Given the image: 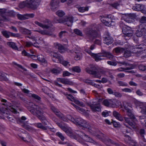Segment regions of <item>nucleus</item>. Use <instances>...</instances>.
<instances>
[{"label": "nucleus", "mask_w": 146, "mask_h": 146, "mask_svg": "<svg viewBox=\"0 0 146 146\" xmlns=\"http://www.w3.org/2000/svg\"><path fill=\"white\" fill-rule=\"evenodd\" d=\"M27 104L26 106L31 113L35 115L41 121L44 126H48L49 122L45 116L42 114L46 113L47 109L46 108H42L36 105L31 101H26Z\"/></svg>", "instance_id": "nucleus-1"}, {"label": "nucleus", "mask_w": 146, "mask_h": 146, "mask_svg": "<svg viewBox=\"0 0 146 146\" xmlns=\"http://www.w3.org/2000/svg\"><path fill=\"white\" fill-rule=\"evenodd\" d=\"M68 117L71 120V121L82 129H86L89 131L91 129V127L89 123L81 117L77 116L73 117L71 115H68Z\"/></svg>", "instance_id": "nucleus-2"}, {"label": "nucleus", "mask_w": 146, "mask_h": 146, "mask_svg": "<svg viewBox=\"0 0 146 146\" xmlns=\"http://www.w3.org/2000/svg\"><path fill=\"white\" fill-rule=\"evenodd\" d=\"M108 69H98L93 65H90V67H87L85 69V71L88 73L93 75L95 78H100L101 74L105 75L107 73Z\"/></svg>", "instance_id": "nucleus-3"}, {"label": "nucleus", "mask_w": 146, "mask_h": 146, "mask_svg": "<svg viewBox=\"0 0 146 146\" xmlns=\"http://www.w3.org/2000/svg\"><path fill=\"white\" fill-rule=\"evenodd\" d=\"M100 101H96L92 102V103L90 102L86 103V104L90 107L91 109L94 111H101Z\"/></svg>", "instance_id": "nucleus-4"}, {"label": "nucleus", "mask_w": 146, "mask_h": 146, "mask_svg": "<svg viewBox=\"0 0 146 146\" xmlns=\"http://www.w3.org/2000/svg\"><path fill=\"white\" fill-rule=\"evenodd\" d=\"M77 134L78 135L79 138H83L86 141L94 143H96V142L91 138L85 133L82 132L81 131H77Z\"/></svg>", "instance_id": "nucleus-5"}, {"label": "nucleus", "mask_w": 146, "mask_h": 146, "mask_svg": "<svg viewBox=\"0 0 146 146\" xmlns=\"http://www.w3.org/2000/svg\"><path fill=\"white\" fill-rule=\"evenodd\" d=\"M73 18L71 16H66L62 18V23L68 26L71 27L72 24Z\"/></svg>", "instance_id": "nucleus-6"}, {"label": "nucleus", "mask_w": 146, "mask_h": 146, "mask_svg": "<svg viewBox=\"0 0 146 146\" xmlns=\"http://www.w3.org/2000/svg\"><path fill=\"white\" fill-rule=\"evenodd\" d=\"M136 29L135 34L137 37H140L146 30V26L139 25L136 27Z\"/></svg>", "instance_id": "nucleus-7"}, {"label": "nucleus", "mask_w": 146, "mask_h": 146, "mask_svg": "<svg viewBox=\"0 0 146 146\" xmlns=\"http://www.w3.org/2000/svg\"><path fill=\"white\" fill-rule=\"evenodd\" d=\"M104 42L105 44L109 45L112 44L113 41V40L112 37L110 36V33L107 32H106L103 36Z\"/></svg>", "instance_id": "nucleus-8"}, {"label": "nucleus", "mask_w": 146, "mask_h": 146, "mask_svg": "<svg viewBox=\"0 0 146 146\" xmlns=\"http://www.w3.org/2000/svg\"><path fill=\"white\" fill-rule=\"evenodd\" d=\"M86 38L92 40L97 35L96 31L92 29H88L86 33Z\"/></svg>", "instance_id": "nucleus-9"}, {"label": "nucleus", "mask_w": 146, "mask_h": 146, "mask_svg": "<svg viewBox=\"0 0 146 146\" xmlns=\"http://www.w3.org/2000/svg\"><path fill=\"white\" fill-rule=\"evenodd\" d=\"M35 16L34 13H26L23 15L18 14L17 15L18 18L20 20H25L33 18Z\"/></svg>", "instance_id": "nucleus-10"}, {"label": "nucleus", "mask_w": 146, "mask_h": 146, "mask_svg": "<svg viewBox=\"0 0 146 146\" xmlns=\"http://www.w3.org/2000/svg\"><path fill=\"white\" fill-rule=\"evenodd\" d=\"M125 122L127 123V124H126L125 123H124V125L127 127H128L130 129L132 128L133 129L136 128L135 124L134 122H131L130 121V118H128L126 117H124Z\"/></svg>", "instance_id": "nucleus-11"}, {"label": "nucleus", "mask_w": 146, "mask_h": 146, "mask_svg": "<svg viewBox=\"0 0 146 146\" xmlns=\"http://www.w3.org/2000/svg\"><path fill=\"white\" fill-rule=\"evenodd\" d=\"M100 19L101 22L107 26L111 27L114 25L113 21L111 20L108 21L107 18H106L104 15L101 16Z\"/></svg>", "instance_id": "nucleus-12"}, {"label": "nucleus", "mask_w": 146, "mask_h": 146, "mask_svg": "<svg viewBox=\"0 0 146 146\" xmlns=\"http://www.w3.org/2000/svg\"><path fill=\"white\" fill-rule=\"evenodd\" d=\"M59 0H51L50 5L51 6V9L53 11H55L59 7Z\"/></svg>", "instance_id": "nucleus-13"}, {"label": "nucleus", "mask_w": 146, "mask_h": 146, "mask_svg": "<svg viewBox=\"0 0 146 146\" xmlns=\"http://www.w3.org/2000/svg\"><path fill=\"white\" fill-rule=\"evenodd\" d=\"M102 52L103 53L104 57H106L110 60L113 61H114L115 60V56L110 52H107L105 50H102Z\"/></svg>", "instance_id": "nucleus-14"}, {"label": "nucleus", "mask_w": 146, "mask_h": 146, "mask_svg": "<svg viewBox=\"0 0 146 146\" xmlns=\"http://www.w3.org/2000/svg\"><path fill=\"white\" fill-rule=\"evenodd\" d=\"M102 104L106 106L113 107L121 105V103L117 105L116 103H113V101H103Z\"/></svg>", "instance_id": "nucleus-15"}, {"label": "nucleus", "mask_w": 146, "mask_h": 146, "mask_svg": "<svg viewBox=\"0 0 146 146\" xmlns=\"http://www.w3.org/2000/svg\"><path fill=\"white\" fill-rule=\"evenodd\" d=\"M103 53H99L97 54H94L93 57L96 61H98L104 59V55Z\"/></svg>", "instance_id": "nucleus-16"}, {"label": "nucleus", "mask_w": 146, "mask_h": 146, "mask_svg": "<svg viewBox=\"0 0 146 146\" xmlns=\"http://www.w3.org/2000/svg\"><path fill=\"white\" fill-rule=\"evenodd\" d=\"M52 111L55 114V115L59 118L61 115H62V113L58 109L56 108L53 106H51L50 107Z\"/></svg>", "instance_id": "nucleus-17"}, {"label": "nucleus", "mask_w": 146, "mask_h": 146, "mask_svg": "<svg viewBox=\"0 0 146 146\" xmlns=\"http://www.w3.org/2000/svg\"><path fill=\"white\" fill-rule=\"evenodd\" d=\"M113 114V116L118 120L121 121H123L124 118L123 116L116 111H114Z\"/></svg>", "instance_id": "nucleus-18"}, {"label": "nucleus", "mask_w": 146, "mask_h": 146, "mask_svg": "<svg viewBox=\"0 0 146 146\" xmlns=\"http://www.w3.org/2000/svg\"><path fill=\"white\" fill-rule=\"evenodd\" d=\"M54 46L56 48L58 49V51L61 53L64 52V47L61 44L58 42H56L54 43Z\"/></svg>", "instance_id": "nucleus-19"}, {"label": "nucleus", "mask_w": 146, "mask_h": 146, "mask_svg": "<svg viewBox=\"0 0 146 146\" xmlns=\"http://www.w3.org/2000/svg\"><path fill=\"white\" fill-rule=\"evenodd\" d=\"M144 8V5L139 4H136L133 6L132 9L136 11H141Z\"/></svg>", "instance_id": "nucleus-20"}, {"label": "nucleus", "mask_w": 146, "mask_h": 146, "mask_svg": "<svg viewBox=\"0 0 146 146\" xmlns=\"http://www.w3.org/2000/svg\"><path fill=\"white\" fill-rule=\"evenodd\" d=\"M124 25L123 23L122 22H121L120 23L119 26L120 27H122V31L123 34L125 32H127L131 30V28L127 26H124Z\"/></svg>", "instance_id": "nucleus-21"}, {"label": "nucleus", "mask_w": 146, "mask_h": 146, "mask_svg": "<svg viewBox=\"0 0 146 146\" xmlns=\"http://www.w3.org/2000/svg\"><path fill=\"white\" fill-rule=\"evenodd\" d=\"M140 121L142 126L146 129V117L144 116L139 117Z\"/></svg>", "instance_id": "nucleus-22"}, {"label": "nucleus", "mask_w": 146, "mask_h": 146, "mask_svg": "<svg viewBox=\"0 0 146 146\" xmlns=\"http://www.w3.org/2000/svg\"><path fill=\"white\" fill-rule=\"evenodd\" d=\"M34 125L38 128L42 129V130L45 131L48 128V126H44L42 123H35Z\"/></svg>", "instance_id": "nucleus-23"}, {"label": "nucleus", "mask_w": 146, "mask_h": 146, "mask_svg": "<svg viewBox=\"0 0 146 146\" xmlns=\"http://www.w3.org/2000/svg\"><path fill=\"white\" fill-rule=\"evenodd\" d=\"M126 114L130 118L134 121L136 120V119L134 115L132 113L131 110L130 109L126 110Z\"/></svg>", "instance_id": "nucleus-24"}, {"label": "nucleus", "mask_w": 146, "mask_h": 146, "mask_svg": "<svg viewBox=\"0 0 146 146\" xmlns=\"http://www.w3.org/2000/svg\"><path fill=\"white\" fill-rule=\"evenodd\" d=\"M20 31L22 33L24 34L31 35V31L23 27H20Z\"/></svg>", "instance_id": "nucleus-25"}, {"label": "nucleus", "mask_w": 146, "mask_h": 146, "mask_svg": "<svg viewBox=\"0 0 146 146\" xmlns=\"http://www.w3.org/2000/svg\"><path fill=\"white\" fill-rule=\"evenodd\" d=\"M74 103H72L71 104L74 106L76 108V107H78V106H76V104H77L78 106H82V107H84L85 106V105L81 101H74Z\"/></svg>", "instance_id": "nucleus-26"}, {"label": "nucleus", "mask_w": 146, "mask_h": 146, "mask_svg": "<svg viewBox=\"0 0 146 146\" xmlns=\"http://www.w3.org/2000/svg\"><path fill=\"white\" fill-rule=\"evenodd\" d=\"M10 121L15 122V121H17V117H15L14 116L9 114L8 115L5 116Z\"/></svg>", "instance_id": "nucleus-27"}, {"label": "nucleus", "mask_w": 146, "mask_h": 146, "mask_svg": "<svg viewBox=\"0 0 146 146\" xmlns=\"http://www.w3.org/2000/svg\"><path fill=\"white\" fill-rule=\"evenodd\" d=\"M6 75H7V74L4 72H0V80L6 81H9V79L6 77Z\"/></svg>", "instance_id": "nucleus-28"}, {"label": "nucleus", "mask_w": 146, "mask_h": 146, "mask_svg": "<svg viewBox=\"0 0 146 146\" xmlns=\"http://www.w3.org/2000/svg\"><path fill=\"white\" fill-rule=\"evenodd\" d=\"M14 107L15 108L16 107L17 108L15 109L12 107L10 109V111L13 113H18L17 110H21L20 108V105L19 104H16L15 105Z\"/></svg>", "instance_id": "nucleus-29"}, {"label": "nucleus", "mask_w": 146, "mask_h": 146, "mask_svg": "<svg viewBox=\"0 0 146 146\" xmlns=\"http://www.w3.org/2000/svg\"><path fill=\"white\" fill-rule=\"evenodd\" d=\"M139 25L146 26V17H142L139 20Z\"/></svg>", "instance_id": "nucleus-30"}, {"label": "nucleus", "mask_w": 146, "mask_h": 146, "mask_svg": "<svg viewBox=\"0 0 146 146\" xmlns=\"http://www.w3.org/2000/svg\"><path fill=\"white\" fill-rule=\"evenodd\" d=\"M30 5H29L27 1H23L20 3L19 5V7L20 8L22 9L24 8L25 7H26L28 8H30Z\"/></svg>", "instance_id": "nucleus-31"}, {"label": "nucleus", "mask_w": 146, "mask_h": 146, "mask_svg": "<svg viewBox=\"0 0 146 146\" xmlns=\"http://www.w3.org/2000/svg\"><path fill=\"white\" fill-rule=\"evenodd\" d=\"M7 45L10 47L14 50H17L18 47L15 43L13 42H8L7 43Z\"/></svg>", "instance_id": "nucleus-32"}, {"label": "nucleus", "mask_w": 146, "mask_h": 146, "mask_svg": "<svg viewBox=\"0 0 146 146\" xmlns=\"http://www.w3.org/2000/svg\"><path fill=\"white\" fill-rule=\"evenodd\" d=\"M123 103L124 108L126 110L129 109L128 108L129 107H131V105L127 101H123Z\"/></svg>", "instance_id": "nucleus-33"}, {"label": "nucleus", "mask_w": 146, "mask_h": 146, "mask_svg": "<svg viewBox=\"0 0 146 146\" xmlns=\"http://www.w3.org/2000/svg\"><path fill=\"white\" fill-rule=\"evenodd\" d=\"M34 31L35 32H37L39 33H40L42 35H51V34L48 31L46 30H34Z\"/></svg>", "instance_id": "nucleus-34"}, {"label": "nucleus", "mask_w": 146, "mask_h": 146, "mask_svg": "<svg viewBox=\"0 0 146 146\" xmlns=\"http://www.w3.org/2000/svg\"><path fill=\"white\" fill-rule=\"evenodd\" d=\"M35 23L36 25L41 27L43 29H48L49 28V26L48 25H44L42 23L39 22L37 21H35Z\"/></svg>", "instance_id": "nucleus-35"}, {"label": "nucleus", "mask_w": 146, "mask_h": 146, "mask_svg": "<svg viewBox=\"0 0 146 146\" xmlns=\"http://www.w3.org/2000/svg\"><path fill=\"white\" fill-rule=\"evenodd\" d=\"M50 55L52 57V59L53 62H56L57 59L58 55L56 53H55L54 52H51L50 53Z\"/></svg>", "instance_id": "nucleus-36"}, {"label": "nucleus", "mask_w": 146, "mask_h": 146, "mask_svg": "<svg viewBox=\"0 0 146 146\" xmlns=\"http://www.w3.org/2000/svg\"><path fill=\"white\" fill-rule=\"evenodd\" d=\"M38 60L42 62L46 63V62L45 60L44 56L42 54H39L37 56Z\"/></svg>", "instance_id": "nucleus-37"}, {"label": "nucleus", "mask_w": 146, "mask_h": 146, "mask_svg": "<svg viewBox=\"0 0 146 146\" xmlns=\"http://www.w3.org/2000/svg\"><path fill=\"white\" fill-rule=\"evenodd\" d=\"M69 135L72 138L77 140L79 142H80V141H79V137L78 135L77 134V133L76 134L73 133H70V134Z\"/></svg>", "instance_id": "nucleus-38"}, {"label": "nucleus", "mask_w": 146, "mask_h": 146, "mask_svg": "<svg viewBox=\"0 0 146 146\" xmlns=\"http://www.w3.org/2000/svg\"><path fill=\"white\" fill-rule=\"evenodd\" d=\"M3 35L7 38H9L10 36L11 32L6 31H1Z\"/></svg>", "instance_id": "nucleus-39"}, {"label": "nucleus", "mask_w": 146, "mask_h": 146, "mask_svg": "<svg viewBox=\"0 0 146 146\" xmlns=\"http://www.w3.org/2000/svg\"><path fill=\"white\" fill-rule=\"evenodd\" d=\"M72 72L78 73L80 72L81 71V69L79 66H75L72 68Z\"/></svg>", "instance_id": "nucleus-40"}, {"label": "nucleus", "mask_w": 146, "mask_h": 146, "mask_svg": "<svg viewBox=\"0 0 146 146\" xmlns=\"http://www.w3.org/2000/svg\"><path fill=\"white\" fill-rule=\"evenodd\" d=\"M131 52L128 50L125 51L123 54V56L125 58H127L131 56Z\"/></svg>", "instance_id": "nucleus-41"}, {"label": "nucleus", "mask_w": 146, "mask_h": 146, "mask_svg": "<svg viewBox=\"0 0 146 146\" xmlns=\"http://www.w3.org/2000/svg\"><path fill=\"white\" fill-rule=\"evenodd\" d=\"M26 1L27 4L30 5V8H31L33 9V7L34 6V4L35 3V0H27Z\"/></svg>", "instance_id": "nucleus-42"}, {"label": "nucleus", "mask_w": 146, "mask_h": 146, "mask_svg": "<svg viewBox=\"0 0 146 146\" xmlns=\"http://www.w3.org/2000/svg\"><path fill=\"white\" fill-rule=\"evenodd\" d=\"M68 115H66V116H65L63 114H62V115H61V116H60L59 118L62 120L63 121L66 122L68 121V120L71 121V120L68 119Z\"/></svg>", "instance_id": "nucleus-43"}, {"label": "nucleus", "mask_w": 146, "mask_h": 146, "mask_svg": "<svg viewBox=\"0 0 146 146\" xmlns=\"http://www.w3.org/2000/svg\"><path fill=\"white\" fill-rule=\"evenodd\" d=\"M56 14L59 17H62L65 15V12L62 10H59L56 13Z\"/></svg>", "instance_id": "nucleus-44"}, {"label": "nucleus", "mask_w": 146, "mask_h": 146, "mask_svg": "<svg viewBox=\"0 0 146 146\" xmlns=\"http://www.w3.org/2000/svg\"><path fill=\"white\" fill-rule=\"evenodd\" d=\"M123 19L125 21L128 23H131L133 22V19H131L127 16L124 17Z\"/></svg>", "instance_id": "nucleus-45"}, {"label": "nucleus", "mask_w": 146, "mask_h": 146, "mask_svg": "<svg viewBox=\"0 0 146 146\" xmlns=\"http://www.w3.org/2000/svg\"><path fill=\"white\" fill-rule=\"evenodd\" d=\"M79 11L81 13H83L86 11H88V10L89 8L88 7H80L78 8Z\"/></svg>", "instance_id": "nucleus-46"}, {"label": "nucleus", "mask_w": 146, "mask_h": 146, "mask_svg": "<svg viewBox=\"0 0 146 146\" xmlns=\"http://www.w3.org/2000/svg\"><path fill=\"white\" fill-rule=\"evenodd\" d=\"M41 1V0H35L34 6L33 7V10L36 9L37 7Z\"/></svg>", "instance_id": "nucleus-47"}, {"label": "nucleus", "mask_w": 146, "mask_h": 146, "mask_svg": "<svg viewBox=\"0 0 146 146\" xmlns=\"http://www.w3.org/2000/svg\"><path fill=\"white\" fill-rule=\"evenodd\" d=\"M135 103L137 107H139L140 108V107H145L144 103L140 101H135Z\"/></svg>", "instance_id": "nucleus-48"}, {"label": "nucleus", "mask_w": 146, "mask_h": 146, "mask_svg": "<svg viewBox=\"0 0 146 146\" xmlns=\"http://www.w3.org/2000/svg\"><path fill=\"white\" fill-rule=\"evenodd\" d=\"M63 84L70 85H72L73 84L72 82L70 81L68 79H65V78L64 79Z\"/></svg>", "instance_id": "nucleus-49"}, {"label": "nucleus", "mask_w": 146, "mask_h": 146, "mask_svg": "<svg viewBox=\"0 0 146 146\" xmlns=\"http://www.w3.org/2000/svg\"><path fill=\"white\" fill-rule=\"evenodd\" d=\"M22 91L26 94L28 96H31V94L30 93V91L26 88H22Z\"/></svg>", "instance_id": "nucleus-50"}, {"label": "nucleus", "mask_w": 146, "mask_h": 146, "mask_svg": "<svg viewBox=\"0 0 146 146\" xmlns=\"http://www.w3.org/2000/svg\"><path fill=\"white\" fill-rule=\"evenodd\" d=\"M17 121L18 122L20 123H23L24 121L27 119V118L23 116L20 118L17 117Z\"/></svg>", "instance_id": "nucleus-51"}, {"label": "nucleus", "mask_w": 146, "mask_h": 146, "mask_svg": "<svg viewBox=\"0 0 146 146\" xmlns=\"http://www.w3.org/2000/svg\"><path fill=\"white\" fill-rule=\"evenodd\" d=\"M50 71L52 73L55 75L58 74L60 73V71L58 70L55 68H53L51 69L50 70Z\"/></svg>", "instance_id": "nucleus-52"}, {"label": "nucleus", "mask_w": 146, "mask_h": 146, "mask_svg": "<svg viewBox=\"0 0 146 146\" xmlns=\"http://www.w3.org/2000/svg\"><path fill=\"white\" fill-rule=\"evenodd\" d=\"M74 32L76 35L82 36L83 35L82 32L78 29H75L74 30Z\"/></svg>", "instance_id": "nucleus-53"}, {"label": "nucleus", "mask_w": 146, "mask_h": 146, "mask_svg": "<svg viewBox=\"0 0 146 146\" xmlns=\"http://www.w3.org/2000/svg\"><path fill=\"white\" fill-rule=\"evenodd\" d=\"M114 50L116 53H120L123 51L124 48L120 47H116L115 48Z\"/></svg>", "instance_id": "nucleus-54"}, {"label": "nucleus", "mask_w": 146, "mask_h": 146, "mask_svg": "<svg viewBox=\"0 0 146 146\" xmlns=\"http://www.w3.org/2000/svg\"><path fill=\"white\" fill-rule=\"evenodd\" d=\"M133 33V32L131 29V30L129 31L125 32L124 34L127 36L130 37L132 36Z\"/></svg>", "instance_id": "nucleus-55"}, {"label": "nucleus", "mask_w": 146, "mask_h": 146, "mask_svg": "<svg viewBox=\"0 0 146 146\" xmlns=\"http://www.w3.org/2000/svg\"><path fill=\"white\" fill-rule=\"evenodd\" d=\"M53 22L54 23H62V18H58L57 17H55L53 19Z\"/></svg>", "instance_id": "nucleus-56"}, {"label": "nucleus", "mask_w": 146, "mask_h": 146, "mask_svg": "<svg viewBox=\"0 0 146 146\" xmlns=\"http://www.w3.org/2000/svg\"><path fill=\"white\" fill-rule=\"evenodd\" d=\"M138 68L140 70L144 71L146 70V66L142 64H141L139 66Z\"/></svg>", "instance_id": "nucleus-57"}, {"label": "nucleus", "mask_w": 146, "mask_h": 146, "mask_svg": "<svg viewBox=\"0 0 146 146\" xmlns=\"http://www.w3.org/2000/svg\"><path fill=\"white\" fill-rule=\"evenodd\" d=\"M107 64L111 66H115L117 65V62H115L114 61H108L107 62Z\"/></svg>", "instance_id": "nucleus-58"}, {"label": "nucleus", "mask_w": 146, "mask_h": 146, "mask_svg": "<svg viewBox=\"0 0 146 146\" xmlns=\"http://www.w3.org/2000/svg\"><path fill=\"white\" fill-rule=\"evenodd\" d=\"M56 134L62 141H63L64 140L65 138L62 133L60 132H57L56 133Z\"/></svg>", "instance_id": "nucleus-59"}, {"label": "nucleus", "mask_w": 146, "mask_h": 146, "mask_svg": "<svg viewBox=\"0 0 146 146\" xmlns=\"http://www.w3.org/2000/svg\"><path fill=\"white\" fill-rule=\"evenodd\" d=\"M66 97L68 100H76L75 97H74L73 96L70 94L67 95L66 96Z\"/></svg>", "instance_id": "nucleus-60"}, {"label": "nucleus", "mask_w": 146, "mask_h": 146, "mask_svg": "<svg viewBox=\"0 0 146 146\" xmlns=\"http://www.w3.org/2000/svg\"><path fill=\"white\" fill-rule=\"evenodd\" d=\"M13 64L16 65V66H17V67H19V68H21L22 70H23L24 71H26L27 69L25 68H24L20 64H17V63L15 62H13Z\"/></svg>", "instance_id": "nucleus-61"}, {"label": "nucleus", "mask_w": 146, "mask_h": 146, "mask_svg": "<svg viewBox=\"0 0 146 146\" xmlns=\"http://www.w3.org/2000/svg\"><path fill=\"white\" fill-rule=\"evenodd\" d=\"M139 133L141 136L144 138V135L145 134V131L143 129H140L139 131Z\"/></svg>", "instance_id": "nucleus-62"}, {"label": "nucleus", "mask_w": 146, "mask_h": 146, "mask_svg": "<svg viewBox=\"0 0 146 146\" xmlns=\"http://www.w3.org/2000/svg\"><path fill=\"white\" fill-rule=\"evenodd\" d=\"M63 60H64L62 57L60 55H58L57 59V62H59L61 63V62H62Z\"/></svg>", "instance_id": "nucleus-63"}, {"label": "nucleus", "mask_w": 146, "mask_h": 146, "mask_svg": "<svg viewBox=\"0 0 146 146\" xmlns=\"http://www.w3.org/2000/svg\"><path fill=\"white\" fill-rule=\"evenodd\" d=\"M145 139L143 138V139L140 141L139 144L141 146H146V141H144Z\"/></svg>", "instance_id": "nucleus-64"}]
</instances>
